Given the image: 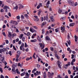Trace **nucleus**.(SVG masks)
I'll return each mask as SVG.
<instances>
[{
    "label": "nucleus",
    "instance_id": "obj_1",
    "mask_svg": "<svg viewBox=\"0 0 78 78\" xmlns=\"http://www.w3.org/2000/svg\"><path fill=\"white\" fill-rule=\"evenodd\" d=\"M57 64L58 65L59 68L60 69H61V64H62V62H60V61H59V60H58L57 61Z\"/></svg>",
    "mask_w": 78,
    "mask_h": 78
},
{
    "label": "nucleus",
    "instance_id": "obj_2",
    "mask_svg": "<svg viewBox=\"0 0 78 78\" xmlns=\"http://www.w3.org/2000/svg\"><path fill=\"white\" fill-rule=\"evenodd\" d=\"M68 2V3H69L70 5H71V6H74V2L70 0H69Z\"/></svg>",
    "mask_w": 78,
    "mask_h": 78
},
{
    "label": "nucleus",
    "instance_id": "obj_3",
    "mask_svg": "<svg viewBox=\"0 0 78 78\" xmlns=\"http://www.w3.org/2000/svg\"><path fill=\"white\" fill-rule=\"evenodd\" d=\"M39 45L40 46V47H41L42 50H43L44 48V47H45V45L44 44H43L42 43H40L39 44Z\"/></svg>",
    "mask_w": 78,
    "mask_h": 78
},
{
    "label": "nucleus",
    "instance_id": "obj_4",
    "mask_svg": "<svg viewBox=\"0 0 78 78\" xmlns=\"http://www.w3.org/2000/svg\"><path fill=\"white\" fill-rule=\"evenodd\" d=\"M11 32H9V31L8 32V37L10 39V40H11L12 38H11Z\"/></svg>",
    "mask_w": 78,
    "mask_h": 78
},
{
    "label": "nucleus",
    "instance_id": "obj_5",
    "mask_svg": "<svg viewBox=\"0 0 78 78\" xmlns=\"http://www.w3.org/2000/svg\"><path fill=\"white\" fill-rule=\"evenodd\" d=\"M61 30H62V33H63V32H64V31H65V27H61Z\"/></svg>",
    "mask_w": 78,
    "mask_h": 78
},
{
    "label": "nucleus",
    "instance_id": "obj_6",
    "mask_svg": "<svg viewBox=\"0 0 78 78\" xmlns=\"http://www.w3.org/2000/svg\"><path fill=\"white\" fill-rule=\"evenodd\" d=\"M74 38L75 39V41L76 42V44H78V42L77 41H78V37L76 36V35H75L74 36Z\"/></svg>",
    "mask_w": 78,
    "mask_h": 78
},
{
    "label": "nucleus",
    "instance_id": "obj_7",
    "mask_svg": "<svg viewBox=\"0 0 78 78\" xmlns=\"http://www.w3.org/2000/svg\"><path fill=\"white\" fill-rule=\"evenodd\" d=\"M48 78H50L51 76H51V73L50 72H48Z\"/></svg>",
    "mask_w": 78,
    "mask_h": 78
},
{
    "label": "nucleus",
    "instance_id": "obj_8",
    "mask_svg": "<svg viewBox=\"0 0 78 78\" xmlns=\"http://www.w3.org/2000/svg\"><path fill=\"white\" fill-rule=\"evenodd\" d=\"M20 5L19 7V9H22V8H23V6L21 4H18V6Z\"/></svg>",
    "mask_w": 78,
    "mask_h": 78
},
{
    "label": "nucleus",
    "instance_id": "obj_9",
    "mask_svg": "<svg viewBox=\"0 0 78 78\" xmlns=\"http://www.w3.org/2000/svg\"><path fill=\"white\" fill-rule=\"evenodd\" d=\"M0 6L2 8H3V6H4V4H2V1H0Z\"/></svg>",
    "mask_w": 78,
    "mask_h": 78
},
{
    "label": "nucleus",
    "instance_id": "obj_10",
    "mask_svg": "<svg viewBox=\"0 0 78 78\" xmlns=\"http://www.w3.org/2000/svg\"><path fill=\"white\" fill-rule=\"evenodd\" d=\"M75 25V23H71L69 24V27H73Z\"/></svg>",
    "mask_w": 78,
    "mask_h": 78
},
{
    "label": "nucleus",
    "instance_id": "obj_11",
    "mask_svg": "<svg viewBox=\"0 0 78 78\" xmlns=\"http://www.w3.org/2000/svg\"><path fill=\"white\" fill-rule=\"evenodd\" d=\"M45 39L46 40V41H49L50 38V37H48V36H47L45 37Z\"/></svg>",
    "mask_w": 78,
    "mask_h": 78
},
{
    "label": "nucleus",
    "instance_id": "obj_12",
    "mask_svg": "<svg viewBox=\"0 0 78 78\" xmlns=\"http://www.w3.org/2000/svg\"><path fill=\"white\" fill-rule=\"evenodd\" d=\"M26 74V72H23L22 73L20 74V75L21 76H24Z\"/></svg>",
    "mask_w": 78,
    "mask_h": 78
},
{
    "label": "nucleus",
    "instance_id": "obj_13",
    "mask_svg": "<svg viewBox=\"0 0 78 78\" xmlns=\"http://www.w3.org/2000/svg\"><path fill=\"white\" fill-rule=\"evenodd\" d=\"M15 22H16V21H13L12 20H11V21L10 22V23H12L13 24H14L15 23Z\"/></svg>",
    "mask_w": 78,
    "mask_h": 78
},
{
    "label": "nucleus",
    "instance_id": "obj_14",
    "mask_svg": "<svg viewBox=\"0 0 78 78\" xmlns=\"http://www.w3.org/2000/svg\"><path fill=\"white\" fill-rule=\"evenodd\" d=\"M69 41H67L66 42L68 43V44L69 45H70V44L71 43V42H70V40H68Z\"/></svg>",
    "mask_w": 78,
    "mask_h": 78
},
{
    "label": "nucleus",
    "instance_id": "obj_15",
    "mask_svg": "<svg viewBox=\"0 0 78 78\" xmlns=\"http://www.w3.org/2000/svg\"><path fill=\"white\" fill-rule=\"evenodd\" d=\"M16 72L18 74H20V72L19 70V69H16Z\"/></svg>",
    "mask_w": 78,
    "mask_h": 78
},
{
    "label": "nucleus",
    "instance_id": "obj_16",
    "mask_svg": "<svg viewBox=\"0 0 78 78\" xmlns=\"http://www.w3.org/2000/svg\"><path fill=\"white\" fill-rule=\"evenodd\" d=\"M14 69H12V72H13V74L14 75H15V74H16V72L14 71Z\"/></svg>",
    "mask_w": 78,
    "mask_h": 78
},
{
    "label": "nucleus",
    "instance_id": "obj_17",
    "mask_svg": "<svg viewBox=\"0 0 78 78\" xmlns=\"http://www.w3.org/2000/svg\"><path fill=\"white\" fill-rule=\"evenodd\" d=\"M46 23H47V22H43L42 24H41V28H42V27H43L44 26V25H45V24H46Z\"/></svg>",
    "mask_w": 78,
    "mask_h": 78
},
{
    "label": "nucleus",
    "instance_id": "obj_18",
    "mask_svg": "<svg viewBox=\"0 0 78 78\" xmlns=\"http://www.w3.org/2000/svg\"><path fill=\"white\" fill-rule=\"evenodd\" d=\"M30 41L31 42H37V40L36 39L31 40Z\"/></svg>",
    "mask_w": 78,
    "mask_h": 78
},
{
    "label": "nucleus",
    "instance_id": "obj_19",
    "mask_svg": "<svg viewBox=\"0 0 78 78\" xmlns=\"http://www.w3.org/2000/svg\"><path fill=\"white\" fill-rule=\"evenodd\" d=\"M41 9H39V10H38L39 12L38 13V16H40V15H41Z\"/></svg>",
    "mask_w": 78,
    "mask_h": 78
},
{
    "label": "nucleus",
    "instance_id": "obj_20",
    "mask_svg": "<svg viewBox=\"0 0 78 78\" xmlns=\"http://www.w3.org/2000/svg\"><path fill=\"white\" fill-rule=\"evenodd\" d=\"M13 9H16V10H17L18 9V6L16 5V7H14Z\"/></svg>",
    "mask_w": 78,
    "mask_h": 78
},
{
    "label": "nucleus",
    "instance_id": "obj_21",
    "mask_svg": "<svg viewBox=\"0 0 78 78\" xmlns=\"http://www.w3.org/2000/svg\"><path fill=\"white\" fill-rule=\"evenodd\" d=\"M25 74L26 78H29V74L27 73H26Z\"/></svg>",
    "mask_w": 78,
    "mask_h": 78
},
{
    "label": "nucleus",
    "instance_id": "obj_22",
    "mask_svg": "<svg viewBox=\"0 0 78 78\" xmlns=\"http://www.w3.org/2000/svg\"><path fill=\"white\" fill-rule=\"evenodd\" d=\"M62 12V10L60 9V8H59L58 9V13H59V14H61V13Z\"/></svg>",
    "mask_w": 78,
    "mask_h": 78
},
{
    "label": "nucleus",
    "instance_id": "obj_23",
    "mask_svg": "<svg viewBox=\"0 0 78 78\" xmlns=\"http://www.w3.org/2000/svg\"><path fill=\"white\" fill-rule=\"evenodd\" d=\"M6 2H8L9 3H12V1L11 0H7L6 1Z\"/></svg>",
    "mask_w": 78,
    "mask_h": 78
},
{
    "label": "nucleus",
    "instance_id": "obj_24",
    "mask_svg": "<svg viewBox=\"0 0 78 78\" xmlns=\"http://www.w3.org/2000/svg\"><path fill=\"white\" fill-rule=\"evenodd\" d=\"M37 37H39V39H37V40H38V41H39V42H41L42 41V40H41V37H39V36H37Z\"/></svg>",
    "mask_w": 78,
    "mask_h": 78
},
{
    "label": "nucleus",
    "instance_id": "obj_25",
    "mask_svg": "<svg viewBox=\"0 0 78 78\" xmlns=\"http://www.w3.org/2000/svg\"><path fill=\"white\" fill-rule=\"evenodd\" d=\"M25 17H26V18H27V19H28V17H29V16H28V15L27 14H25L24 15Z\"/></svg>",
    "mask_w": 78,
    "mask_h": 78
},
{
    "label": "nucleus",
    "instance_id": "obj_26",
    "mask_svg": "<svg viewBox=\"0 0 78 78\" xmlns=\"http://www.w3.org/2000/svg\"><path fill=\"white\" fill-rule=\"evenodd\" d=\"M0 72L1 73H3V69L2 68L0 67Z\"/></svg>",
    "mask_w": 78,
    "mask_h": 78
},
{
    "label": "nucleus",
    "instance_id": "obj_27",
    "mask_svg": "<svg viewBox=\"0 0 78 78\" xmlns=\"http://www.w3.org/2000/svg\"><path fill=\"white\" fill-rule=\"evenodd\" d=\"M18 67H22V65L20 64V62H19L18 63Z\"/></svg>",
    "mask_w": 78,
    "mask_h": 78
},
{
    "label": "nucleus",
    "instance_id": "obj_28",
    "mask_svg": "<svg viewBox=\"0 0 78 78\" xmlns=\"http://www.w3.org/2000/svg\"><path fill=\"white\" fill-rule=\"evenodd\" d=\"M5 9H10L9 7L6 5H5Z\"/></svg>",
    "mask_w": 78,
    "mask_h": 78
},
{
    "label": "nucleus",
    "instance_id": "obj_29",
    "mask_svg": "<svg viewBox=\"0 0 78 78\" xmlns=\"http://www.w3.org/2000/svg\"><path fill=\"white\" fill-rule=\"evenodd\" d=\"M2 52H5V50H2L1 49H0V53L2 54Z\"/></svg>",
    "mask_w": 78,
    "mask_h": 78
},
{
    "label": "nucleus",
    "instance_id": "obj_30",
    "mask_svg": "<svg viewBox=\"0 0 78 78\" xmlns=\"http://www.w3.org/2000/svg\"><path fill=\"white\" fill-rule=\"evenodd\" d=\"M2 34L5 36V37H6V34H5V32H3L2 33Z\"/></svg>",
    "mask_w": 78,
    "mask_h": 78
},
{
    "label": "nucleus",
    "instance_id": "obj_31",
    "mask_svg": "<svg viewBox=\"0 0 78 78\" xmlns=\"http://www.w3.org/2000/svg\"><path fill=\"white\" fill-rule=\"evenodd\" d=\"M14 34H15V35H16V34H11V35L12 36H12V38H13V37H14V36H15V35H14Z\"/></svg>",
    "mask_w": 78,
    "mask_h": 78
},
{
    "label": "nucleus",
    "instance_id": "obj_32",
    "mask_svg": "<svg viewBox=\"0 0 78 78\" xmlns=\"http://www.w3.org/2000/svg\"><path fill=\"white\" fill-rule=\"evenodd\" d=\"M27 47H28V45H27V43L26 42L25 43V47L26 48Z\"/></svg>",
    "mask_w": 78,
    "mask_h": 78
},
{
    "label": "nucleus",
    "instance_id": "obj_33",
    "mask_svg": "<svg viewBox=\"0 0 78 78\" xmlns=\"http://www.w3.org/2000/svg\"><path fill=\"white\" fill-rule=\"evenodd\" d=\"M22 44L21 45V46L20 47H22V48H23V47H24V43H22Z\"/></svg>",
    "mask_w": 78,
    "mask_h": 78
},
{
    "label": "nucleus",
    "instance_id": "obj_34",
    "mask_svg": "<svg viewBox=\"0 0 78 78\" xmlns=\"http://www.w3.org/2000/svg\"><path fill=\"white\" fill-rule=\"evenodd\" d=\"M68 72L69 74H71V73H72L71 72V71H70V69L68 70Z\"/></svg>",
    "mask_w": 78,
    "mask_h": 78
},
{
    "label": "nucleus",
    "instance_id": "obj_35",
    "mask_svg": "<svg viewBox=\"0 0 78 78\" xmlns=\"http://www.w3.org/2000/svg\"><path fill=\"white\" fill-rule=\"evenodd\" d=\"M46 20H47V22H48V14H47V16H46Z\"/></svg>",
    "mask_w": 78,
    "mask_h": 78
},
{
    "label": "nucleus",
    "instance_id": "obj_36",
    "mask_svg": "<svg viewBox=\"0 0 78 78\" xmlns=\"http://www.w3.org/2000/svg\"><path fill=\"white\" fill-rule=\"evenodd\" d=\"M72 57H71V59H73L74 58V57H75V55L73 54H72L71 55Z\"/></svg>",
    "mask_w": 78,
    "mask_h": 78
},
{
    "label": "nucleus",
    "instance_id": "obj_37",
    "mask_svg": "<svg viewBox=\"0 0 78 78\" xmlns=\"http://www.w3.org/2000/svg\"><path fill=\"white\" fill-rule=\"evenodd\" d=\"M18 58H19V57H18L16 58L15 60L16 62H18V61H19V59Z\"/></svg>",
    "mask_w": 78,
    "mask_h": 78
},
{
    "label": "nucleus",
    "instance_id": "obj_38",
    "mask_svg": "<svg viewBox=\"0 0 78 78\" xmlns=\"http://www.w3.org/2000/svg\"><path fill=\"white\" fill-rule=\"evenodd\" d=\"M9 54L10 55V56H12V54H11V51H10L9 52Z\"/></svg>",
    "mask_w": 78,
    "mask_h": 78
},
{
    "label": "nucleus",
    "instance_id": "obj_39",
    "mask_svg": "<svg viewBox=\"0 0 78 78\" xmlns=\"http://www.w3.org/2000/svg\"><path fill=\"white\" fill-rule=\"evenodd\" d=\"M69 33H68V37H67V39H69L70 38V36H69Z\"/></svg>",
    "mask_w": 78,
    "mask_h": 78
},
{
    "label": "nucleus",
    "instance_id": "obj_40",
    "mask_svg": "<svg viewBox=\"0 0 78 78\" xmlns=\"http://www.w3.org/2000/svg\"><path fill=\"white\" fill-rule=\"evenodd\" d=\"M58 29V28L57 29H55L56 33H58V31H59Z\"/></svg>",
    "mask_w": 78,
    "mask_h": 78
},
{
    "label": "nucleus",
    "instance_id": "obj_41",
    "mask_svg": "<svg viewBox=\"0 0 78 78\" xmlns=\"http://www.w3.org/2000/svg\"><path fill=\"white\" fill-rule=\"evenodd\" d=\"M5 42L7 44H8L9 43V41H8V40H5Z\"/></svg>",
    "mask_w": 78,
    "mask_h": 78
},
{
    "label": "nucleus",
    "instance_id": "obj_42",
    "mask_svg": "<svg viewBox=\"0 0 78 78\" xmlns=\"http://www.w3.org/2000/svg\"><path fill=\"white\" fill-rule=\"evenodd\" d=\"M22 39L23 41H23H25V37H23L22 38Z\"/></svg>",
    "mask_w": 78,
    "mask_h": 78
},
{
    "label": "nucleus",
    "instance_id": "obj_43",
    "mask_svg": "<svg viewBox=\"0 0 78 78\" xmlns=\"http://www.w3.org/2000/svg\"><path fill=\"white\" fill-rule=\"evenodd\" d=\"M75 61H76L75 59L74 58L72 59V61L71 62H75Z\"/></svg>",
    "mask_w": 78,
    "mask_h": 78
},
{
    "label": "nucleus",
    "instance_id": "obj_44",
    "mask_svg": "<svg viewBox=\"0 0 78 78\" xmlns=\"http://www.w3.org/2000/svg\"><path fill=\"white\" fill-rule=\"evenodd\" d=\"M30 30L31 31V32H32V33H34V31H33V29H32V28H30Z\"/></svg>",
    "mask_w": 78,
    "mask_h": 78
},
{
    "label": "nucleus",
    "instance_id": "obj_45",
    "mask_svg": "<svg viewBox=\"0 0 78 78\" xmlns=\"http://www.w3.org/2000/svg\"><path fill=\"white\" fill-rule=\"evenodd\" d=\"M16 19H17L18 20H19L20 19V16H17L16 17Z\"/></svg>",
    "mask_w": 78,
    "mask_h": 78
},
{
    "label": "nucleus",
    "instance_id": "obj_46",
    "mask_svg": "<svg viewBox=\"0 0 78 78\" xmlns=\"http://www.w3.org/2000/svg\"><path fill=\"white\" fill-rule=\"evenodd\" d=\"M34 20H35V21H36L37 22V21H39V19L37 18H36Z\"/></svg>",
    "mask_w": 78,
    "mask_h": 78
},
{
    "label": "nucleus",
    "instance_id": "obj_47",
    "mask_svg": "<svg viewBox=\"0 0 78 78\" xmlns=\"http://www.w3.org/2000/svg\"><path fill=\"white\" fill-rule=\"evenodd\" d=\"M34 75L35 76V77L36 76V75H39V74H37L36 73H34Z\"/></svg>",
    "mask_w": 78,
    "mask_h": 78
},
{
    "label": "nucleus",
    "instance_id": "obj_48",
    "mask_svg": "<svg viewBox=\"0 0 78 78\" xmlns=\"http://www.w3.org/2000/svg\"><path fill=\"white\" fill-rule=\"evenodd\" d=\"M22 43V42L21 41V40H20L18 42V44L19 45H20Z\"/></svg>",
    "mask_w": 78,
    "mask_h": 78
},
{
    "label": "nucleus",
    "instance_id": "obj_49",
    "mask_svg": "<svg viewBox=\"0 0 78 78\" xmlns=\"http://www.w3.org/2000/svg\"><path fill=\"white\" fill-rule=\"evenodd\" d=\"M52 47H51L50 48V49L51 51H53V50H54V48H51Z\"/></svg>",
    "mask_w": 78,
    "mask_h": 78
},
{
    "label": "nucleus",
    "instance_id": "obj_50",
    "mask_svg": "<svg viewBox=\"0 0 78 78\" xmlns=\"http://www.w3.org/2000/svg\"><path fill=\"white\" fill-rule=\"evenodd\" d=\"M58 78H62L61 77V75H59L57 76Z\"/></svg>",
    "mask_w": 78,
    "mask_h": 78
},
{
    "label": "nucleus",
    "instance_id": "obj_51",
    "mask_svg": "<svg viewBox=\"0 0 78 78\" xmlns=\"http://www.w3.org/2000/svg\"><path fill=\"white\" fill-rule=\"evenodd\" d=\"M19 39L18 38H17L16 40V42H19Z\"/></svg>",
    "mask_w": 78,
    "mask_h": 78
},
{
    "label": "nucleus",
    "instance_id": "obj_52",
    "mask_svg": "<svg viewBox=\"0 0 78 78\" xmlns=\"http://www.w3.org/2000/svg\"><path fill=\"white\" fill-rule=\"evenodd\" d=\"M30 60V58L28 57L26 59V61H29V60Z\"/></svg>",
    "mask_w": 78,
    "mask_h": 78
},
{
    "label": "nucleus",
    "instance_id": "obj_53",
    "mask_svg": "<svg viewBox=\"0 0 78 78\" xmlns=\"http://www.w3.org/2000/svg\"><path fill=\"white\" fill-rule=\"evenodd\" d=\"M0 12H4V10H3V9H1Z\"/></svg>",
    "mask_w": 78,
    "mask_h": 78
},
{
    "label": "nucleus",
    "instance_id": "obj_54",
    "mask_svg": "<svg viewBox=\"0 0 78 78\" xmlns=\"http://www.w3.org/2000/svg\"><path fill=\"white\" fill-rule=\"evenodd\" d=\"M8 16L9 17H11V13L10 12L8 13Z\"/></svg>",
    "mask_w": 78,
    "mask_h": 78
},
{
    "label": "nucleus",
    "instance_id": "obj_55",
    "mask_svg": "<svg viewBox=\"0 0 78 78\" xmlns=\"http://www.w3.org/2000/svg\"><path fill=\"white\" fill-rule=\"evenodd\" d=\"M24 16H23V15H21V19H24Z\"/></svg>",
    "mask_w": 78,
    "mask_h": 78
},
{
    "label": "nucleus",
    "instance_id": "obj_56",
    "mask_svg": "<svg viewBox=\"0 0 78 78\" xmlns=\"http://www.w3.org/2000/svg\"><path fill=\"white\" fill-rule=\"evenodd\" d=\"M30 33L28 32L27 33V36H30Z\"/></svg>",
    "mask_w": 78,
    "mask_h": 78
},
{
    "label": "nucleus",
    "instance_id": "obj_57",
    "mask_svg": "<svg viewBox=\"0 0 78 78\" xmlns=\"http://www.w3.org/2000/svg\"><path fill=\"white\" fill-rule=\"evenodd\" d=\"M62 58L64 59V57H65V54H63L62 55Z\"/></svg>",
    "mask_w": 78,
    "mask_h": 78
},
{
    "label": "nucleus",
    "instance_id": "obj_58",
    "mask_svg": "<svg viewBox=\"0 0 78 78\" xmlns=\"http://www.w3.org/2000/svg\"><path fill=\"white\" fill-rule=\"evenodd\" d=\"M47 5H50V1H48V2H47V3L46 4Z\"/></svg>",
    "mask_w": 78,
    "mask_h": 78
},
{
    "label": "nucleus",
    "instance_id": "obj_59",
    "mask_svg": "<svg viewBox=\"0 0 78 78\" xmlns=\"http://www.w3.org/2000/svg\"><path fill=\"white\" fill-rule=\"evenodd\" d=\"M40 66L41 65H39V64H37V67L38 68H39V67H40Z\"/></svg>",
    "mask_w": 78,
    "mask_h": 78
},
{
    "label": "nucleus",
    "instance_id": "obj_60",
    "mask_svg": "<svg viewBox=\"0 0 78 78\" xmlns=\"http://www.w3.org/2000/svg\"><path fill=\"white\" fill-rule=\"evenodd\" d=\"M0 78H5V77H4V76L3 75H1Z\"/></svg>",
    "mask_w": 78,
    "mask_h": 78
},
{
    "label": "nucleus",
    "instance_id": "obj_61",
    "mask_svg": "<svg viewBox=\"0 0 78 78\" xmlns=\"http://www.w3.org/2000/svg\"><path fill=\"white\" fill-rule=\"evenodd\" d=\"M23 34H21L20 36V37H21V38H22L23 37Z\"/></svg>",
    "mask_w": 78,
    "mask_h": 78
},
{
    "label": "nucleus",
    "instance_id": "obj_62",
    "mask_svg": "<svg viewBox=\"0 0 78 78\" xmlns=\"http://www.w3.org/2000/svg\"><path fill=\"white\" fill-rule=\"evenodd\" d=\"M44 29H43L42 30V34H44Z\"/></svg>",
    "mask_w": 78,
    "mask_h": 78
},
{
    "label": "nucleus",
    "instance_id": "obj_63",
    "mask_svg": "<svg viewBox=\"0 0 78 78\" xmlns=\"http://www.w3.org/2000/svg\"><path fill=\"white\" fill-rule=\"evenodd\" d=\"M6 28V26L4 24L2 27V28Z\"/></svg>",
    "mask_w": 78,
    "mask_h": 78
},
{
    "label": "nucleus",
    "instance_id": "obj_64",
    "mask_svg": "<svg viewBox=\"0 0 78 78\" xmlns=\"http://www.w3.org/2000/svg\"><path fill=\"white\" fill-rule=\"evenodd\" d=\"M43 77L44 78H46V77H47V75H43Z\"/></svg>",
    "mask_w": 78,
    "mask_h": 78
}]
</instances>
